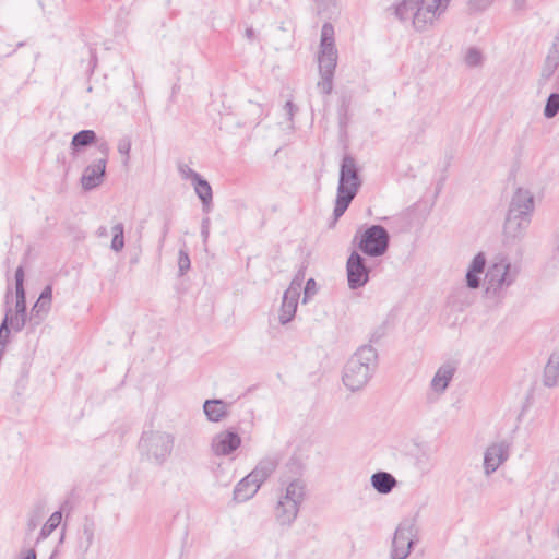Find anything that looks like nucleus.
I'll list each match as a JSON object with an SVG mask.
<instances>
[{
	"mask_svg": "<svg viewBox=\"0 0 559 559\" xmlns=\"http://www.w3.org/2000/svg\"><path fill=\"white\" fill-rule=\"evenodd\" d=\"M317 293V283L313 278H309L304 290V302L306 304Z\"/></svg>",
	"mask_w": 559,
	"mask_h": 559,
	"instance_id": "nucleus-35",
	"label": "nucleus"
},
{
	"mask_svg": "<svg viewBox=\"0 0 559 559\" xmlns=\"http://www.w3.org/2000/svg\"><path fill=\"white\" fill-rule=\"evenodd\" d=\"M118 152L124 156V163L127 164L129 160V155L131 151V141L129 138H122L118 142Z\"/></svg>",
	"mask_w": 559,
	"mask_h": 559,
	"instance_id": "nucleus-34",
	"label": "nucleus"
},
{
	"mask_svg": "<svg viewBox=\"0 0 559 559\" xmlns=\"http://www.w3.org/2000/svg\"><path fill=\"white\" fill-rule=\"evenodd\" d=\"M277 466V462L274 459H263L261 460L254 469L248 474L250 479H253L259 486L261 485L272 475Z\"/></svg>",
	"mask_w": 559,
	"mask_h": 559,
	"instance_id": "nucleus-24",
	"label": "nucleus"
},
{
	"mask_svg": "<svg viewBox=\"0 0 559 559\" xmlns=\"http://www.w3.org/2000/svg\"><path fill=\"white\" fill-rule=\"evenodd\" d=\"M466 283L469 288H478L480 285L479 273H475L468 270L466 273Z\"/></svg>",
	"mask_w": 559,
	"mask_h": 559,
	"instance_id": "nucleus-37",
	"label": "nucleus"
},
{
	"mask_svg": "<svg viewBox=\"0 0 559 559\" xmlns=\"http://www.w3.org/2000/svg\"><path fill=\"white\" fill-rule=\"evenodd\" d=\"M62 520V513L61 511L53 512L47 522L41 527L39 535L37 537L36 543H39L44 539H46L61 523Z\"/></svg>",
	"mask_w": 559,
	"mask_h": 559,
	"instance_id": "nucleus-27",
	"label": "nucleus"
},
{
	"mask_svg": "<svg viewBox=\"0 0 559 559\" xmlns=\"http://www.w3.org/2000/svg\"><path fill=\"white\" fill-rule=\"evenodd\" d=\"M361 186L359 167L355 158L345 155L341 163L340 178L333 210L334 222L344 215Z\"/></svg>",
	"mask_w": 559,
	"mask_h": 559,
	"instance_id": "nucleus-3",
	"label": "nucleus"
},
{
	"mask_svg": "<svg viewBox=\"0 0 559 559\" xmlns=\"http://www.w3.org/2000/svg\"><path fill=\"white\" fill-rule=\"evenodd\" d=\"M452 0H401L393 4V15L409 24L417 33L432 29L447 12Z\"/></svg>",
	"mask_w": 559,
	"mask_h": 559,
	"instance_id": "nucleus-1",
	"label": "nucleus"
},
{
	"mask_svg": "<svg viewBox=\"0 0 559 559\" xmlns=\"http://www.w3.org/2000/svg\"><path fill=\"white\" fill-rule=\"evenodd\" d=\"M241 444V438L234 431H222L212 441V450L216 455H229Z\"/></svg>",
	"mask_w": 559,
	"mask_h": 559,
	"instance_id": "nucleus-14",
	"label": "nucleus"
},
{
	"mask_svg": "<svg viewBox=\"0 0 559 559\" xmlns=\"http://www.w3.org/2000/svg\"><path fill=\"white\" fill-rule=\"evenodd\" d=\"M227 404L222 400H207L203 411L210 421H221L227 415Z\"/></svg>",
	"mask_w": 559,
	"mask_h": 559,
	"instance_id": "nucleus-25",
	"label": "nucleus"
},
{
	"mask_svg": "<svg viewBox=\"0 0 559 559\" xmlns=\"http://www.w3.org/2000/svg\"><path fill=\"white\" fill-rule=\"evenodd\" d=\"M519 270L508 259L492 263L485 274V293L488 297H501L516 280Z\"/></svg>",
	"mask_w": 559,
	"mask_h": 559,
	"instance_id": "nucleus-7",
	"label": "nucleus"
},
{
	"mask_svg": "<svg viewBox=\"0 0 559 559\" xmlns=\"http://www.w3.org/2000/svg\"><path fill=\"white\" fill-rule=\"evenodd\" d=\"M106 234H107V229H106V227H100V228L98 229V235H99V236H105Z\"/></svg>",
	"mask_w": 559,
	"mask_h": 559,
	"instance_id": "nucleus-42",
	"label": "nucleus"
},
{
	"mask_svg": "<svg viewBox=\"0 0 559 559\" xmlns=\"http://www.w3.org/2000/svg\"><path fill=\"white\" fill-rule=\"evenodd\" d=\"M24 267L20 265L15 271V296L9 289L4 298L5 314L3 321L14 331L20 332L26 323V298L24 290Z\"/></svg>",
	"mask_w": 559,
	"mask_h": 559,
	"instance_id": "nucleus-5",
	"label": "nucleus"
},
{
	"mask_svg": "<svg viewBox=\"0 0 559 559\" xmlns=\"http://www.w3.org/2000/svg\"><path fill=\"white\" fill-rule=\"evenodd\" d=\"M417 527L414 520L402 521L392 540V559H405L416 542Z\"/></svg>",
	"mask_w": 559,
	"mask_h": 559,
	"instance_id": "nucleus-9",
	"label": "nucleus"
},
{
	"mask_svg": "<svg viewBox=\"0 0 559 559\" xmlns=\"http://www.w3.org/2000/svg\"><path fill=\"white\" fill-rule=\"evenodd\" d=\"M260 489L259 484L247 475L234 489V499L238 502H245L251 499Z\"/></svg>",
	"mask_w": 559,
	"mask_h": 559,
	"instance_id": "nucleus-23",
	"label": "nucleus"
},
{
	"mask_svg": "<svg viewBox=\"0 0 559 559\" xmlns=\"http://www.w3.org/2000/svg\"><path fill=\"white\" fill-rule=\"evenodd\" d=\"M481 53L476 48H469L465 56V62L469 67H476L481 62Z\"/></svg>",
	"mask_w": 559,
	"mask_h": 559,
	"instance_id": "nucleus-31",
	"label": "nucleus"
},
{
	"mask_svg": "<svg viewBox=\"0 0 559 559\" xmlns=\"http://www.w3.org/2000/svg\"><path fill=\"white\" fill-rule=\"evenodd\" d=\"M23 559H36V552L34 549H29Z\"/></svg>",
	"mask_w": 559,
	"mask_h": 559,
	"instance_id": "nucleus-41",
	"label": "nucleus"
},
{
	"mask_svg": "<svg viewBox=\"0 0 559 559\" xmlns=\"http://www.w3.org/2000/svg\"><path fill=\"white\" fill-rule=\"evenodd\" d=\"M284 110L286 111L288 120L293 122L294 116L298 110L297 106L292 100H287L285 103Z\"/></svg>",
	"mask_w": 559,
	"mask_h": 559,
	"instance_id": "nucleus-38",
	"label": "nucleus"
},
{
	"mask_svg": "<svg viewBox=\"0 0 559 559\" xmlns=\"http://www.w3.org/2000/svg\"><path fill=\"white\" fill-rule=\"evenodd\" d=\"M486 265V258L483 252H479L476 254L469 265V269L472 272L481 274L484 272Z\"/></svg>",
	"mask_w": 559,
	"mask_h": 559,
	"instance_id": "nucleus-32",
	"label": "nucleus"
},
{
	"mask_svg": "<svg viewBox=\"0 0 559 559\" xmlns=\"http://www.w3.org/2000/svg\"><path fill=\"white\" fill-rule=\"evenodd\" d=\"M100 150L103 157L88 165L83 171L81 183L85 190H92L103 182L109 148L107 144H102Z\"/></svg>",
	"mask_w": 559,
	"mask_h": 559,
	"instance_id": "nucleus-13",
	"label": "nucleus"
},
{
	"mask_svg": "<svg viewBox=\"0 0 559 559\" xmlns=\"http://www.w3.org/2000/svg\"><path fill=\"white\" fill-rule=\"evenodd\" d=\"M559 112V94L551 93L546 102L544 116L548 119L554 118Z\"/></svg>",
	"mask_w": 559,
	"mask_h": 559,
	"instance_id": "nucleus-30",
	"label": "nucleus"
},
{
	"mask_svg": "<svg viewBox=\"0 0 559 559\" xmlns=\"http://www.w3.org/2000/svg\"><path fill=\"white\" fill-rule=\"evenodd\" d=\"M210 218L206 216L202 219L201 224V235L203 237V241L206 242L210 236Z\"/></svg>",
	"mask_w": 559,
	"mask_h": 559,
	"instance_id": "nucleus-39",
	"label": "nucleus"
},
{
	"mask_svg": "<svg viewBox=\"0 0 559 559\" xmlns=\"http://www.w3.org/2000/svg\"><path fill=\"white\" fill-rule=\"evenodd\" d=\"M396 484V479L386 472H378L371 476L372 487L382 495L391 492Z\"/></svg>",
	"mask_w": 559,
	"mask_h": 559,
	"instance_id": "nucleus-26",
	"label": "nucleus"
},
{
	"mask_svg": "<svg viewBox=\"0 0 559 559\" xmlns=\"http://www.w3.org/2000/svg\"><path fill=\"white\" fill-rule=\"evenodd\" d=\"M245 35L249 40H253L255 37V33L252 27H248L245 32Z\"/></svg>",
	"mask_w": 559,
	"mask_h": 559,
	"instance_id": "nucleus-40",
	"label": "nucleus"
},
{
	"mask_svg": "<svg viewBox=\"0 0 559 559\" xmlns=\"http://www.w3.org/2000/svg\"><path fill=\"white\" fill-rule=\"evenodd\" d=\"M337 58L334 27L330 23H324L321 28L320 51L318 56L321 79L317 84L318 90L324 95L331 94L333 90V76L337 66Z\"/></svg>",
	"mask_w": 559,
	"mask_h": 559,
	"instance_id": "nucleus-4",
	"label": "nucleus"
},
{
	"mask_svg": "<svg viewBox=\"0 0 559 559\" xmlns=\"http://www.w3.org/2000/svg\"><path fill=\"white\" fill-rule=\"evenodd\" d=\"M190 258L187 251L180 250L178 255V269L180 275H183L190 269Z\"/></svg>",
	"mask_w": 559,
	"mask_h": 559,
	"instance_id": "nucleus-33",
	"label": "nucleus"
},
{
	"mask_svg": "<svg viewBox=\"0 0 559 559\" xmlns=\"http://www.w3.org/2000/svg\"><path fill=\"white\" fill-rule=\"evenodd\" d=\"M530 223L531 217L508 212L503 227L506 240H515L523 237L525 230L530 226Z\"/></svg>",
	"mask_w": 559,
	"mask_h": 559,
	"instance_id": "nucleus-15",
	"label": "nucleus"
},
{
	"mask_svg": "<svg viewBox=\"0 0 559 559\" xmlns=\"http://www.w3.org/2000/svg\"><path fill=\"white\" fill-rule=\"evenodd\" d=\"M348 286L357 289L365 286L369 281L370 270L367 267L364 258L356 251H353L346 263Z\"/></svg>",
	"mask_w": 559,
	"mask_h": 559,
	"instance_id": "nucleus-12",
	"label": "nucleus"
},
{
	"mask_svg": "<svg viewBox=\"0 0 559 559\" xmlns=\"http://www.w3.org/2000/svg\"><path fill=\"white\" fill-rule=\"evenodd\" d=\"M493 0H468V5L473 11H483L490 7Z\"/></svg>",
	"mask_w": 559,
	"mask_h": 559,
	"instance_id": "nucleus-36",
	"label": "nucleus"
},
{
	"mask_svg": "<svg viewBox=\"0 0 559 559\" xmlns=\"http://www.w3.org/2000/svg\"><path fill=\"white\" fill-rule=\"evenodd\" d=\"M455 367L451 364H444L439 367L431 380V390L438 394L443 393L453 379Z\"/></svg>",
	"mask_w": 559,
	"mask_h": 559,
	"instance_id": "nucleus-21",
	"label": "nucleus"
},
{
	"mask_svg": "<svg viewBox=\"0 0 559 559\" xmlns=\"http://www.w3.org/2000/svg\"><path fill=\"white\" fill-rule=\"evenodd\" d=\"M190 176L194 185L197 195L202 201L203 212L210 213L212 209L213 192L210 183L203 179L198 173L190 169Z\"/></svg>",
	"mask_w": 559,
	"mask_h": 559,
	"instance_id": "nucleus-18",
	"label": "nucleus"
},
{
	"mask_svg": "<svg viewBox=\"0 0 559 559\" xmlns=\"http://www.w3.org/2000/svg\"><path fill=\"white\" fill-rule=\"evenodd\" d=\"M112 240L110 248L115 252H120L124 248V226L122 223H117L112 226Z\"/></svg>",
	"mask_w": 559,
	"mask_h": 559,
	"instance_id": "nucleus-28",
	"label": "nucleus"
},
{
	"mask_svg": "<svg viewBox=\"0 0 559 559\" xmlns=\"http://www.w3.org/2000/svg\"><path fill=\"white\" fill-rule=\"evenodd\" d=\"M299 509L300 508L296 507L295 503L284 501L283 499L278 498L274 508V516L276 522L282 526L292 525L297 519Z\"/></svg>",
	"mask_w": 559,
	"mask_h": 559,
	"instance_id": "nucleus-19",
	"label": "nucleus"
},
{
	"mask_svg": "<svg viewBox=\"0 0 559 559\" xmlns=\"http://www.w3.org/2000/svg\"><path fill=\"white\" fill-rule=\"evenodd\" d=\"M377 350L370 345L359 347L347 360L343 369V383L352 392L364 389L376 370Z\"/></svg>",
	"mask_w": 559,
	"mask_h": 559,
	"instance_id": "nucleus-2",
	"label": "nucleus"
},
{
	"mask_svg": "<svg viewBox=\"0 0 559 559\" xmlns=\"http://www.w3.org/2000/svg\"><path fill=\"white\" fill-rule=\"evenodd\" d=\"M96 139V134L93 130H82L78 132L71 141L73 147L86 146L93 143Z\"/></svg>",
	"mask_w": 559,
	"mask_h": 559,
	"instance_id": "nucleus-29",
	"label": "nucleus"
},
{
	"mask_svg": "<svg viewBox=\"0 0 559 559\" xmlns=\"http://www.w3.org/2000/svg\"><path fill=\"white\" fill-rule=\"evenodd\" d=\"M175 443L173 433L162 430H147L142 433L139 449L148 460L163 464L170 456Z\"/></svg>",
	"mask_w": 559,
	"mask_h": 559,
	"instance_id": "nucleus-6",
	"label": "nucleus"
},
{
	"mask_svg": "<svg viewBox=\"0 0 559 559\" xmlns=\"http://www.w3.org/2000/svg\"><path fill=\"white\" fill-rule=\"evenodd\" d=\"M302 281V274L296 275L295 278L292 281L289 287L284 292L282 305L278 312V321L283 325L289 323L295 318Z\"/></svg>",
	"mask_w": 559,
	"mask_h": 559,
	"instance_id": "nucleus-10",
	"label": "nucleus"
},
{
	"mask_svg": "<svg viewBox=\"0 0 559 559\" xmlns=\"http://www.w3.org/2000/svg\"><path fill=\"white\" fill-rule=\"evenodd\" d=\"M389 233L381 225H372L364 231H357L354 236V242H358L359 250L370 257L384 254L389 247Z\"/></svg>",
	"mask_w": 559,
	"mask_h": 559,
	"instance_id": "nucleus-8",
	"label": "nucleus"
},
{
	"mask_svg": "<svg viewBox=\"0 0 559 559\" xmlns=\"http://www.w3.org/2000/svg\"><path fill=\"white\" fill-rule=\"evenodd\" d=\"M285 486V491L280 496L284 501L295 503L296 507L300 508L305 498V484L300 479L294 480H282Z\"/></svg>",
	"mask_w": 559,
	"mask_h": 559,
	"instance_id": "nucleus-20",
	"label": "nucleus"
},
{
	"mask_svg": "<svg viewBox=\"0 0 559 559\" xmlns=\"http://www.w3.org/2000/svg\"><path fill=\"white\" fill-rule=\"evenodd\" d=\"M52 302V286L47 285L39 295V298L35 302L31 311V321L34 324H39L44 318L48 314Z\"/></svg>",
	"mask_w": 559,
	"mask_h": 559,
	"instance_id": "nucleus-17",
	"label": "nucleus"
},
{
	"mask_svg": "<svg viewBox=\"0 0 559 559\" xmlns=\"http://www.w3.org/2000/svg\"><path fill=\"white\" fill-rule=\"evenodd\" d=\"M511 442L500 440L490 443L484 452V473L486 476L493 474L503 465L510 456Z\"/></svg>",
	"mask_w": 559,
	"mask_h": 559,
	"instance_id": "nucleus-11",
	"label": "nucleus"
},
{
	"mask_svg": "<svg viewBox=\"0 0 559 559\" xmlns=\"http://www.w3.org/2000/svg\"><path fill=\"white\" fill-rule=\"evenodd\" d=\"M534 211V198L528 190L519 188L512 197L509 212L522 216H532Z\"/></svg>",
	"mask_w": 559,
	"mask_h": 559,
	"instance_id": "nucleus-16",
	"label": "nucleus"
},
{
	"mask_svg": "<svg viewBox=\"0 0 559 559\" xmlns=\"http://www.w3.org/2000/svg\"><path fill=\"white\" fill-rule=\"evenodd\" d=\"M28 526H29V530H33V528H35L36 523H35V522H33V521H31V522L28 523Z\"/></svg>",
	"mask_w": 559,
	"mask_h": 559,
	"instance_id": "nucleus-43",
	"label": "nucleus"
},
{
	"mask_svg": "<svg viewBox=\"0 0 559 559\" xmlns=\"http://www.w3.org/2000/svg\"><path fill=\"white\" fill-rule=\"evenodd\" d=\"M543 383L547 388H554L559 384V349L550 355L545 366Z\"/></svg>",
	"mask_w": 559,
	"mask_h": 559,
	"instance_id": "nucleus-22",
	"label": "nucleus"
}]
</instances>
